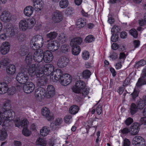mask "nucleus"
<instances>
[{
    "label": "nucleus",
    "instance_id": "obj_12",
    "mask_svg": "<svg viewBox=\"0 0 146 146\" xmlns=\"http://www.w3.org/2000/svg\"><path fill=\"white\" fill-rule=\"evenodd\" d=\"M69 62V59L66 56L61 57L58 60V66L60 68L64 67L68 65Z\"/></svg>",
    "mask_w": 146,
    "mask_h": 146
},
{
    "label": "nucleus",
    "instance_id": "obj_1",
    "mask_svg": "<svg viewBox=\"0 0 146 146\" xmlns=\"http://www.w3.org/2000/svg\"><path fill=\"white\" fill-rule=\"evenodd\" d=\"M43 71L40 72H39L36 73L38 78V83L40 85L43 84L46 81L47 76H50L51 81L57 82L59 81L60 84L64 86L69 84L72 81V78L70 75L68 74H63L62 71L60 69H57L54 71V68L52 64H46L42 68Z\"/></svg>",
    "mask_w": 146,
    "mask_h": 146
},
{
    "label": "nucleus",
    "instance_id": "obj_59",
    "mask_svg": "<svg viewBox=\"0 0 146 146\" xmlns=\"http://www.w3.org/2000/svg\"><path fill=\"white\" fill-rule=\"evenodd\" d=\"M130 142L128 139L125 138L124 139L123 146H130Z\"/></svg>",
    "mask_w": 146,
    "mask_h": 146
},
{
    "label": "nucleus",
    "instance_id": "obj_29",
    "mask_svg": "<svg viewBox=\"0 0 146 146\" xmlns=\"http://www.w3.org/2000/svg\"><path fill=\"white\" fill-rule=\"evenodd\" d=\"M139 108L142 109L146 106V96H144L142 99H140L138 102Z\"/></svg>",
    "mask_w": 146,
    "mask_h": 146
},
{
    "label": "nucleus",
    "instance_id": "obj_63",
    "mask_svg": "<svg viewBox=\"0 0 146 146\" xmlns=\"http://www.w3.org/2000/svg\"><path fill=\"white\" fill-rule=\"evenodd\" d=\"M133 43L134 47L136 48H138L140 45V42L139 40H135Z\"/></svg>",
    "mask_w": 146,
    "mask_h": 146
},
{
    "label": "nucleus",
    "instance_id": "obj_17",
    "mask_svg": "<svg viewBox=\"0 0 146 146\" xmlns=\"http://www.w3.org/2000/svg\"><path fill=\"white\" fill-rule=\"evenodd\" d=\"M0 17L1 21L4 22H9L11 20V18L10 16L9 13L6 11L2 13Z\"/></svg>",
    "mask_w": 146,
    "mask_h": 146
},
{
    "label": "nucleus",
    "instance_id": "obj_16",
    "mask_svg": "<svg viewBox=\"0 0 146 146\" xmlns=\"http://www.w3.org/2000/svg\"><path fill=\"white\" fill-rule=\"evenodd\" d=\"M33 6L35 11L38 12L40 11L42 9L43 6V2L41 0H32Z\"/></svg>",
    "mask_w": 146,
    "mask_h": 146
},
{
    "label": "nucleus",
    "instance_id": "obj_4",
    "mask_svg": "<svg viewBox=\"0 0 146 146\" xmlns=\"http://www.w3.org/2000/svg\"><path fill=\"white\" fill-rule=\"evenodd\" d=\"M44 39L42 36L36 35L33 36L30 41V46L32 49L38 50L41 49L40 48L44 45L45 46Z\"/></svg>",
    "mask_w": 146,
    "mask_h": 146
},
{
    "label": "nucleus",
    "instance_id": "obj_32",
    "mask_svg": "<svg viewBox=\"0 0 146 146\" xmlns=\"http://www.w3.org/2000/svg\"><path fill=\"white\" fill-rule=\"evenodd\" d=\"M33 54L32 52H29L26 56L25 59V61L28 66L30 65L33 59ZM29 67L30 66H29Z\"/></svg>",
    "mask_w": 146,
    "mask_h": 146
},
{
    "label": "nucleus",
    "instance_id": "obj_43",
    "mask_svg": "<svg viewBox=\"0 0 146 146\" xmlns=\"http://www.w3.org/2000/svg\"><path fill=\"white\" fill-rule=\"evenodd\" d=\"M139 92L135 89H134L133 92L131 94V95L132 97V100H135L136 98L138 97Z\"/></svg>",
    "mask_w": 146,
    "mask_h": 146
},
{
    "label": "nucleus",
    "instance_id": "obj_49",
    "mask_svg": "<svg viewBox=\"0 0 146 146\" xmlns=\"http://www.w3.org/2000/svg\"><path fill=\"white\" fill-rule=\"evenodd\" d=\"M36 143L37 144L42 146H46V144L44 140L42 138H39L36 141Z\"/></svg>",
    "mask_w": 146,
    "mask_h": 146
},
{
    "label": "nucleus",
    "instance_id": "obj_36",
    "mask_svg": "<svg viewBox=\"0 0 146 146\" xmlns=\"http://www.w3.org/2000/svg\"><path fill=\"white\" fill-rule=\"evenodd\" d=\"M28 51V50L27 48L23 46L20 47L19 49V53L22 56H25L27 54Z\"/></svg>",
    "mask_w": 146,
    "mask_h": 146
},
{
    "label": "nucleus",
    "instance_id": "obj_23",
    "mask_svg": "<svg viewBox=\"0 0 146 146\" xmlns=\"http://www.w3.org/2000/svg\"><path fill=\"white\" fill-rule=\"evenodd\" d=\"M34 9L31 6L29 5L26 7L24 10V13L26 16L30 17L33 14Z\"/></svg>",
    "mask_w": 146,
    "mask_h": 146
},
{
    "label": "nucleus",
    "instance_id": "obj_33",
    "mask_svg": "<svg viewBox=\"0 0 146 146\" xmlns=\"http://www.w3.org/2000/svg\"><path fill=\"white\" fill-rule=\"evenodd\" d=\"M79 110L78 106L76 105H73L70 107L69 111L70 113L74 115L78 112Z\"/></svg>",
    "mask_w": 146,
    "mask_h": 146
},
{
    "label": "nucleus",
    "instance_id": "obj_26",
    "mask_svg": "<svg viewBox=\"0 0 146 146\" xmlns=\"http://www.w3.org/2000/svg\"><path fill=\"white\" fill-rule=\"evenodd\" d=\"M46 47L49 50V51L52 52L56 51L59 48V46L55 44L54 42L52 41H51L47 44Z\"/></svg>",
    "mask_w": 146,
    "mask_h": 146
},
{
    "label": "nucleus",
    "instance_id": "obj_45",
    "mask_svg": "<svg viewBox=\"0 0 146 146\" xmlns=\"http://www.w3.org/2000/svg\"><path fill=\"white\" fill-rule=\"evenodd\" d=\"M63 122V119L61 118H56L53 122V124L56 126H58L61 125Z\"/></svg>",
    "mask_w": 146,
    "mask_h": 146
},
{
    "label": "nucleus",
    "instance_id": "obj_46",
    "mask_svg": "<svg viewBox=\"0 0 146 146\" xmlns=\"http://www.w3.org/2000/svg\"><path fill=\"white\" fill-rule=\"evenodd\" d=\"M81 90L82 91V94L83 96H86L88 95L89 93L90 90L88 87L85 86Z\"/></svg>",
    "mask_w": 146,
    "mask_h": 146
},
{
    "label": "nucleus",
    "instance_id": "obj_41",
    "mask_svg": "<svg viewBox=\"0 0 146 146\" xmlns=\"http://www.w3.org/2000/svg\"><path fill=\"white\" fill-rule=\"evenodd\" d=\"M91 75L90 71L88 70H86L83 71L82 73V76L85 79L88 78Z\"/></svg>",
    "mask_w": 146,
    "mask_h": 146
},
{
    "label": "nucleus",
    "instance_id": "obj_15",
    "mask_svg": "<svg viewBox=\"0 0 146 146\" xmlns=\"http://www.w3.org/2000/svg\"><path fill=\"white\" fill-rule=\"evenodd\" d=\"M43 57L44 61L46 63L51 62L53 58V56L52 53L48 50L45 51L44 53L43 52Z\"/></svg>",
    "mask_w": 146,
    "mask_h": 146
},
{
    "label": "nucleus",
    "instance_id": "obj_25",
    "mask_svg": "<svg viewBox=\"0 0 146 146\" xmlns=\"http://www.w3.org/2000/svg\"><path fill=\"white\" fill-rule=\"evenodd\" d=\"M6 71L8 75H13L16 72L15 66L13 64H10L6 68Z\"/></svg>",
    "mask_w": 146,
    "mask_h": 146
},
{
    "label": "nucleus",
    "instance_id": "obj_57",
    "mask_svg": "<svg viewBox=\"0 0 146 146\" xmlns=\"http://www.w3.org/2000/svg\"><path fill=\"white\" fill-rule=\"evenodd\" d=\"M9 59L7 58H3L1 60V65H3V66H7L8 64L9 63Z\"/></svg>",
    "mask_w": 146,
    "mask_h": 146
},
{
    "label": "nucleus",
    "instance_id": "obj_56",
    "mask_svg": "<svg viewBox=\"0 0 146 146\" xmlns=\"http://www.w3.org/2000/svg\"><path fill=\"white\" fill-rule=\"evenodd\" d=\"M22 133L23 135L26 136H29L30 135L29 131L27 128H23Z\"/></svg>",
    "mask_w": 146,
    "mask_h": 146
},
{
    "label": "nucleus",
    "instance_id": "obj_44",
    "mask_svg": "<svg viewBox=\"0 0 146 146\" xmlns=\"http://www.w3.org/2000/svg\"><path fill=\"white\" fill-rule=\"evenodd\" d=\"M82 55L84 60H88L89 58L90 53L88 51L84 50L82 52Z\"/></svg>",
    "mask_w": 146,
    "mask_h": 146
},
{
    "label": "nucleus",
    "instance_id": "obj_42",
    "mask_svg": "<svg viewBox=\"0 0 146 146\" xmlns=\"http://www.w3.org/2000/svg\"><path fill=\"white\" fill-rule=\"evenodd\" d=\"M68 4L67 0H62L59 3V5L61 8H65L67 7Z\"/></svg>",
    "mask_w": 146,
    "mask_h": 146
},
{
    "label": "nucleus",
    "instance_id": "obj_64",
    "mask_svg": "<svg viewBox=\"0 0 146 146\" xmlns=\"http://www.w3.org/2000/svg\"><path fill=\"white\" fill-rule=\"evenodd\" d=\"M11 105L9 101L5 102L3 104L4 107H5V108L6 109L9 108L11 107Z\"/></svg>",
    "mask_w": 146,
    "mask_h": 146
},
{
    "label": "nucleus",
    "instance_id": "obj_47",
    "mask_svg": "<svg viewBox=\"0 0 146 146\" xmlns=\"http://www.w3.org/2000/svg\"><path fill=\"white\" fill-rule=\"evenodd\" d=\"M36 143L37 144L42 146H46V144L44 140L42 138H39L36 141Z\"/></svg>",
    "mask_w": 146,
    "mask_h": 146
},
{
    "label": "nucleus",
    "instance_id": "obj_31",
    "mask_svg": "<svg viewBox=\"0 0 146 146\" xmlns=\"http://www.w3.org/2000/svg\"><path fill=\"white\" fill-rule=\"evenodd\" d=\"M85 20L80 18L77 20L76 23V27L80 29L83 28L86 25Z\"/></svg>",
    "mask_w": 146,
    "mask_h": 146
},
{
    "label": "nucleus",
    "instance_id": "obj_61",
    "mask_svg": "<svg viewBox=\"0 0 146 146\" xmlns=\"http://www.w3.org/2000/svg\"><path fill=\"white\" fill-rule=\"evenodd\" d=\"M127 33L125 31H122L120 33V36L122 38H126L127 37Z\"/></svg>",
    "mask_w": 146,
    "mask_h": 146
},
{
    "label": "nucleus",
    "instance_id": "obj_21",
    "mask_svg": "<svg viewBox=\"0 0 146 146\" xmlns=\"http://www.w3.org/2000/svg\"><path fill=\"white\" fill-rule=\"evenodd\" d=\"M3 128L0 131V140H4L7 136V132L6 129L8 128L9 126H3L2 125Z\"/></svg>",
    "mask_w": 146,
    "mask_h": 146
},
{
    "label": "nucleus",
    "instance_id": "obj_19",
    "mask_svg": "<svg viewBox=\"0 0 146 146\" xmlns=\"http://www.w3.org/2000/svg\"><path fill=\"white\" fill-rule=\"evenodd\" d=\"M82 42V39L79 36L76 37L72 39L70 43L71 46H80Z\"/></svg>",
    "mask_w": 146,
    "mask_h": 146
},
{
    "label": "nucleus",
    "instance_id": "obj_28",
    "mask_svg": "<svg viewBox=\"0 0 146 146\" xmlns=\"http://www.w3.org/2000/svg\"><path fill=\"white\" fill-rule=\"evenodd\" d=\"M47 95L49 97H52L55 94V88L52 85H48L47 88Z\"/></svg>",
    "mask_w": 146,
    "mask_h": 146
},
{
    "label": "nucleus",
    "instance_id": "obj_5",
    "mask_svg": "<svg viewBox=\"0 0 146 146\" xmlns=\"http://www.w3.org/2000/svg\"><path fill=\"white\" fill-rule=\"evenodd\" d=\"M1 112V117L3 119V125L5 126H10V121L15 117L14 112L12 110H6L2 113Z\"/></svg>",
    "mask_w": 146,
    "mask_h": 146
},
{
    "label": "nucleus",
    "instance_id": "obj_52",
    "mask_svg": "<svg viewBox=\"0 0 146 146\" xmlns=\"http://www.w3.org/2000/svg\"><path fill=\"white\" fill-rule=\"evenodd\" d=\"M133 118L131 117L127 118L125 121V123L127 126H129L133 122Z\"/></svg>",
    "mask_w": 146,
    "mask_h": 146
},
{
    "label": "nucleus",
    "instance_id": "obj_18",
    "mask_svg": "<svg viewBox=\"0 0 146 146\" xmlns=\"http://www.w3.org/2000/svg\"><path fill=\"white\" fill-rule=\"evenodd\" d=\"M35 94L38 97L42 98L47 95V92L44 88L39 87L36 90Z\"/></svg>",
    "mask_w": 146,
    "mask_h": 146
},
{
    "label": "nucleus",
    "instance_id": "obj_20",
    "mask_svg": "<svg viewBox=\"0 0 146 146\" xmlns=\"http://www.w3.org/2000/svg\"><path fill=\"white\" fill-rule=\"evenodd\" d=\"M41 112L42 114L45 117L48 121H51L53 119V117L49 114L50 112L48 108L46 107L43 108Z\"/></svg>",
    "mask_w": 146,
    "mask_h": 146
},
{
    "label": "nucleus",
    "instance_id": "obj_48",
    "mask_svg": "<svg viewBox=\"0 0 146 146\" xmlns=\"http://www.w3.org/2000/svg\"><path fill=\"white\" fill-rule=\"evenodd\" d=\"M36 143L37 144L42 146H46V144L44 140L42 138H39L36 141Z\"/></svg>",
    "mask_w": 146,
    "mask_h": 146
},
{
    "label": "nucleus",
    "instance_id": "obj_39",
    "mask_svg": "<svg viewBox=\"0 0 146 146\" xmlns=\"http://www.w3.org/2000/svg\"><path fill=\"white\" fill-rule=\"evenodd\" d=\"M145 64V61L143 59H141L136 62L134 67L136 68H138L139 67L144 66Z\"/></svg>",
    "mask_w": 146,
    "mask_h": 146
},
{
    "label": "nucleus",
    "instance_id": "obj_34",
    "mask_svg": "<svg viewBox=\"0 0 146 146\" xmlns=\"http://www.w3.org/2000/svg\"><path fill=\"white\" fill-rule=\"evenodd\" d=\"M72 47V52L73 55H78L81 51V48L80 46H71Z\"/></svg>",
    "mask_w": 146,
    "mask_h": 146
},
{
    "label": "nucleus",
    "instance_id": "obj_55",
    "mask_svg": "<svg viewBox=\"0 0 146 146\" xmlns=\"http://www.w3.org/2000/svg\"><path fill=\"white\" fill-rule=\"evenodd\" d=\"M121 132L122 134L127 135L130 132H131L130 129V128H129L127 127H125L124 128L122 129H121Z\"/></svg>",
    "mask_w": 146,
    "mask_h": 146
},
{
    "label": "nucleus",
    "instance_id": "obj_8",
    "mask_svg": "<svg viewBox=\"0 0 146 146\" xmlns=\"http://www.w3.org/2000/svg\"><path fill=\"white\" fill-rule=\"evenodd\" d=\"M85 86V83L84 81L81 80L78 81L76 82L75 86L72 88V90L74 92L79 94L81 92V89Z\"/></svg>",
    "mask_w": 146,
    "mask_h": 146
},
{
    "label": "nucleus",
    "instance_id": "obj_35",
    "mask_svg": "<svg viewBox=\"0 0 146 146\" xmlns=\"http://www.w3.org/2000/svg\"><path fill=\"white\" fill-rule=\"evenodd\" d=\"M50 132L49 128L46 127H43L40 131V135L43 136H46Z\"/></svg>",
    "mask_w": 146,
    "mask_h": 146
},
{
    "label": "nucleus",
    "instance_id": "obj_14",
    "mask_svg": "<svg viewBox=\"0 0 146 146\" xmlns=\"http://www.w3.org/2000/svg\"><path fill=\"white\" fill-rule=\"evenodd\" d=\"M140 125L139 123L135 122L130 126V134L133 135H136L138 133L140 129Z\"/></svg>",
    "mask_w": 146,
    "mask_h": 146
},
{
    "label": "nucleus",
    "instance_id": "obj_60",
    "mask_svg": "<svg viewBox=\"0 0 146 146\" xmlns=\"http://www.w3.org/2000/svg\"><path fill=\"white\" fill-rule=\"evenodd\" d=\"M142 117L141 118L140 121V124L141 125H146V116Z\"/></svg>",
    "mask_w": 146,
    "mask_h": 146
},
{
    "label": "nucleus",
    "instance_id": "obj_54",
    "mask_svg": "<svg viewBox=\"0 0 146 146\" xmlns=\"http://www.w3.org/2000/svg\"><path fill=\"white\" fill-rule=\"evenodd\" d=\"M69 46L67 44H64L61 47V50L62 52L66 53L69 50Z\"/></svg>",
    "mask_w": 146,
    "mask_h": 146
},
{
    "label": "nucleus",
    "instance_id": "obj_2",
    "mask_svg": "<svg viewBox=\"0 0 146 146\" xmlns=\"http://www.w3.org/2000/svg\"><path fill=\"white\" fill-rule=\"evenodd\" d=\"M43 51L42 49L38 50L34 52L33 58L35 61L37 62L38 64H32L28 68V72L32 75L33 74L36 76V73L39 72H42L43 71V68H42L45 65H40L39 63L44 60L43 57Z\"/></svg>",
    "mask_w": 146,
    "mask_h": 146
},
{
    "label": "nucleus",
    "instance_id": "obj_9",
    "mask_svg": "<svg viewBox=\"0 0 146 146\" xmlns=\"http://www.w3.org/2000/svg\"><path fill=\"white\" fill-rule=\"evenodd\" d=\"M62 14L59 11L56 10L52 15V20L55 23L60 22L62 20Z\"/></svg>",
    "mask_w": 146,
    "mask_h": 146
},
{
    "label": "nucleus",
    "instance_id": "obj_13",
    "mask_svg": "<svg viewBox=\"0 0 146 146\" xmlns=\"http://www.w3.org/2000/svg\"><path fill=\"white\" fill-rule=\"evenodd\" d=\"M10 48V44L8 42H3L0 47V52L1 53L5 55L9 52Z\"/></svg>",
    "mask_w": 146,
    "mask_h": 146
},
{
    "label": "nucleus",
    "instance_id": "obj_22",
    "mask_svg": "<svg viewBox=\"0 0 146 146\" xmlns=\"http://www.w3.org/2000/svg\"><path fill=\"white\" fill-rule=\"evenodd\" d=\"M15 30L14 27L13 26H11L9 28L6 27L5 29L6 33L9 37H12L15 35L16 34Z\"/></svg>",
    "mask_w": 146,
    "mask_h": 146
},
{
    "label": "nucleus",
    "instance_id": "obj_27",
    "mask_svg": "<svg viewBox=\"0 0 146 146\" xmlns=\"http://www.w3.org/2000/svg\"><path fill=\"white\" fill-rule=\"evenodd\" d=\"M138 106L135 103H132L130 105V109L131 115H133L135 114L138 111Z\"/></svg>",
    "mask_w": 146,
    "mask_h": 146
},
{
    "label": "nucleus",
    "instance_id": "obj_40",
    "mask_svg": "<svg viewBox=\"0 0 146 146\" xmlns=\"http://www.w3.org/2000/svg\"><path fill=\"white\" fill-rule=\"evenodd\" d=\"M146 84V81L143 78H139L136 84V85L138 87H140L142 85H145Z\"/></svg>",
    "mask_w": 146,
    "mask_h": 146
},
{
    "label": "nucleus",
    "instance_id": "obj_38",
    "mask_svg": "<svg viewBox=\"0 0 146 146\" xmlns=\"http://www.w3.org/2000/svg\"><path fill=\"white\" fill-rule=\"evenodd\" d=\"M57 35L58 34L55 32H50V33L47 34L46 37L47 38L49 39V40H52L55 39Z\"/></svg>",
    "mask_w": 146,
    "mask_h": 146
},
{
    "label": "nucleus",
    "instance_id": "obj_7",
    "mask_svg": "<svg viewBox=\"0 0 146 146\" xmlns=\"http://www.w3.org/2000/svg\"><path fill=\"white\" fill-rule=\"evenodd\" d=\"M16 79L20 84H25L27 82L29 79L28 73H18L16 76Z\"/></svg>",
    "mask_w": 146,
    "mask_h": 146
},
{
    "label": "nucleus",
    "instance_id": "obj_3",
    "mask_svg": "<svg viewBox=\"0 0 146 146\" xmlns=\"http://www.w3.org/2000/svg\"><path fill=\"white\" fill-rule=\"evenodd\" d=\"M5 82L0 83V94H4L7 92L8 94L12 95L16 92V89L12 86V78L8 76L4 78Z\"/></svg>",
    "mask_w": 146,
    "mask_h": 146
},
{
    "label": "nucleus",
    "instance_id": "obj_58",
    "mask_svg": "<svg viewBox=\"0 0 146 146\" xmlns=\"http://www.w3.org/2000/svg\"><path fill=\"white\" fill-rule=\"evenodd\" d=\"M110 57L112 59V60H115L117 58L118 54L114 52H112L110 56Z\"/></svg>",
    "mask_w": 146,
    "mask_h": 146
},
{
    "label": "nucleus",
    "instance_id": "obj_53",
    "mask_svg": "<svg viewBox=\"0 0 146 146\" xmlns=\"http://www.w3.org/2000/svg\"><path fill=\"white\" fill-rule=\"evenodd\" d=\"M72 120V117L70 115H66L64 118V121L65 123H70Z\"/></svg>",
    "mask_w": 146,
    "mask_h": 146
},
{
    "label": "nucleus",
    "instance_id": "obj_10",
    "mask_svg": "<svg viewBox=\"0 0 146 146\" xmlns=\"http://www.w3.org/2000/svg\"><path fill=\"white\" fill-rule=\"evenodd\" d=\"M35 85L30 82H27L23 86V90L26 93L29 94L32 92L34 90Z\"/></svg>",
    "mask_w": 146,
    "mask_h": 146
},
{
    "label": "nucleus",
    "instance_id": "obj_37",
    "mask_svg": "<svg viewBox=\"0 0 146 146\" xmlns=\"http://www.w3.org/2000/svg\"><path fill=\"white\" fill-rule=\"evenodd\" d=\"M95 37L92 35H89L86 36L85 39V41L86 43H90L94 41Z\"/></svg>",
    "mask_w": 146,
    "mask_h": 146
},
{
    "label": "nucleus",
    "instance_id": "obj_24",
    "mask_svg": "<svg viewBox=\"0 0 146 146\" xmlns=\"http://www.w3.org/2000/svg\"><path fill=\"white\" fill-rule=\"evenodd\" d=\"M117 27V26H114L111 30L112 35L111 38V40L113 42H116L118 39V35L116 33L117 31V30H116V31L115 30L116 27Z\"/></svg>",
    "mask_w": 146,
    "mask_h": 146
},
{
    "label": "nucleus",
    "instance_id": "obj_30",
    "mask_svg": "<svg viewBox=\"0 0 146 146\" xmlns=\"http://www.w3.org/2000/svg\"><path fill=\"white\" fill-rule=\"evenodd\" d=\"M102 111V106L100 105H99L96 107V109L95 106L93 107L92 108L91 113L92 114H94L96 112L97 115H99L101 114Z\"/></svg>",
    "mask_w": 146,
    "mask_h": 146
},
{
    "label": "nucleus",
    "instance_id": "obj_6",
    "mask_svg": "<svg viewBox=\"0 0 146 146\" xmlns=\"http://www.w3.org/2000/svg\"><path fill=\"white\" fill-rule=\"evenodd\" d=\"M35 21L32 18L27 20H21L19 23V27L21 31H25L28 29H31L35 25Z\"/></svg>",
    "mask_w": 146,
    "mask_h": 146
},
{
    "label": "nucleus",
    "instance_id": "obj_51",
    "mask_svg": "<svg viewBox=\"0 0 146 146\" xmlns=\"http://www.w3.org/2000/svg\"><path fill=\"white\" fill-rule=\"evenodd\" d=\"M29 122L27 119H25L21 121V126L23 128H27Z\"/></svg>",
    "mask_w": 146,
    "mask_h": 146
},
{
    "label": "nucleus",
    "instance_id": "obj_11",
    "mask_svg": "<svg viewBox=\"0 0 146 146\" xmlns=\"http://www.w3.org/2000/svg\"><path fill=\"white\" fill-rule=\"evenodd\" d=\"M145 139L140 136H136L133 138L134 146H145Z\"/></svg>",
    "mask_w": 146,
    "mask_h": 146
},
{
    "label": "nucleus",
    "instance_id": "obj_62",
    "mask_svg": "<svg viewBox=\"0 0 146 146\" xmlns=\"http://www.w3.org/2000/svg\"><path fill=\"white\" fill-rule=\"evenodd\" d=\"M86 27L89 29H92L95 27V25L93 23H88L86 25Z\"/></svg>",
    "mask_w": 146,
    "mask_h": 146
},
{
    "label": "nucleus",
    "instance_id": "obj_50",
    "mask_svg": "<svg viewBox=\"0 0 146 146\" xmlns=\"http://www.w3.org/2000/svg\"><path fill=\"white\" fill-rule=\"evenodd\" d=\"M130 34L134 38H136L138 36V33L137 31L134 29H133L129 31Z\"/></svg>",
    "mask_w": 146,
    "mask_h": 146
}]
</instances>
